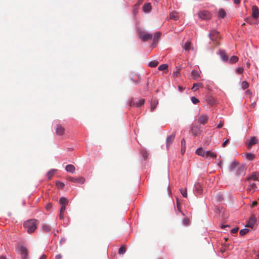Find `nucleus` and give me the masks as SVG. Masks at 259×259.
Here are the masks:
<instances>
[{
    "mask_svg": "<svg viewBox=\"0 0 259 259\" xmlns=\"http://www.w3.org/2000/svg\"><path fill=\"white\" fill-rule=\"evenodd\" d=\"M194 190L199 194H202L203 189L201 185L198 183H196L194 185Z\"/></svg>",
    "mask_w": 259,
    "mask_h": 259,
    "instance_id": "14",
    "label": "nucleus"
},
{
    "mask_svg": "<svg viewBox=\"0 0 259 259\" xmlns=\"http://www.w3.org/2000/svg\"><path fill=\"white\" fill-rule=\"evenodd\" d=\"M19 251L22 256V259H27L28 257V250L27 249L21 246L19 247Z\"/></svg>",
    "mask_w": 259,
    "mask_h": 259,
    "instance_id": "6",
    "label": "nucleus"
},
{
    "mask_svg": "<svg viewBox=\"0 0 259 259\" xmlns=\"http://www.w3.org/2000/svg\"><path fill=\"white\" fill-rule=\"evenodd\" d=\"M175 138V134H172V135L167 137L166 139V147L168 148L170 144L172 143Z\"/></svg>",
    "mask_w": 259,
    "mask_h": 259,
    "instance_id": "11",
    "label": "nucleus"
},
{
    "mask_svg": "<svg viewBox=\"0 0 259 259\" xmlns=\"http://www.w3.org/2000/svg\"><path fill=\"white\" fill-rule=\"evenodd\" d=\"M255 222H256V218H255V216L254 215H252L248 222L247 227H250V228H252Z\"/></svg>",
    "mask_w": 259,
    "mask_h": 259,
    "instance_id": "12",
    "label": "nucleus"
},
{
    "mask_svg": "<svg viewBox=\"0 0 259 259\" xmlns=\"http://www.w3.org/2000/svg\"><path fill=\"white\" fill-rule=\"evenodd\" d=\"M68 181L72 182L73 183H78L80 184H83L85 180L83 177L73 178L71 177H68L67 178Z\"/></svg>",
    "mask_w": 259,
    "mask_h": 259,
    "instance_id": "5",
    "label": "nucleus"
},
{
    "mask_svg": "<svg viewBox=\"0 0 259 259\" xmlns=\"http://www.w3.org/2000/svg\"><path fill=\"white\" fill-rule=\"evenodd\" d=\"M208 103L209 104L212 105L214 104V100L213 99H209Z\"/></svg>",
    "mask_w": 259,
    "mask_h": 259,
    "instance_id": "57",
    "label": "nucleus"
},
{
    "mask_svg": "<svg viewBox=\"0 0 259 259\" xmlns=\"http://www.w3.org/2000/svg\"><path fill=\"white\" fill-rule=\"evenodd\" d=\"M158 64V62L157 61H152L149 63V66L151 67H155Z\"/></svg>",
    "mask_w": 259,
    "mask_h": 259,
    "instance_id": "36",
    "label": "nucleus"
},
{
    "mask_svg": "<svg viewBox=\"0 0 259 259\" xmlns=\"http://www.w3.org/2000/svg\"><path fill=\"white\" fill-rule=\"evenodd\" d=\"M249 87L248 83L246 81H243L241 84V87L243 90L247 89Z\"/></svg>",
    "mask_w": 259,
    "mask_h": 259,
    "instance_id": "39",
    "label": "nucleus"
},
{
    "mask_svg": "<svg viewBox=\"0 0 259 259\" xmlns=\"http://www.w3.org/2000/svg\"><path fill=\"white\" fill-rule=\"evenodd\" d=\"M139 37L143 41H147L152 38L153 35L145 31H141L139 33Z\"/></svg>",
    "mask_w": 259,
    "mask_h": 259,
    "instance_id": "3",
    "label": "nucleus"
},
{
    "mask_svg": "<svg viewBox=\"0 0 259 259\" xmlns=\"http://www.w3.org/2000/svg\"><path fill=\"white\" fill-rule=\"evenodd\" d=\"M256 106V102H254L253 103H252L251 104V105L250 106L252 107V108H254Z\"/></svg>",
    "mask_w": 259,
    "mask_h": 259,
    "instance_id": "60",
    "label": "nucleus"
},
{
    "mask_svg": "<svg viewBox=\"0 0 259 259\" xmlns=\"http://www.w3.org/2000/svg\"><path fill=\"white\" fill-rule=\"evenodd\" d=\"M137 78H138V79H137V78H134L132 77V78H131V79H132L134 82H135L136 84H138V83H139V80H138V79H139V76H138V77H137Z\"/></svg>",
    "mask_w": 259,
    "mask_h": 259,
    "instance_id": "51",
    "label": "nucleus"
},
{
    "mask_svg": "<svg viewBox=\"0 0 259 259\" xmlns=\"http://www.w3.org/2000/svg\"><path fill=\"white\" fill-rule=\"evenodd\" d=\"M47 258V255L46 254H43L40 258V259H46Z\"/></svg>",
    "mask_w": 259,
    "mask_h": 259,
    "instance_id": "64",
    "label": "nucleus"
},
{
    "mask_svg": "<svg viewBox=\"0 0 259 259\" xmlns=\"http://www.w3.org/2000/svg\"><path fill=\"white\" fill-rule=\"evenodd\" d=\"M65 209H66V206L65 205H62V206L60 208V212H64Z\"/></svg>",
    "mask_w": 259,
    "mask_h": 259,
    "instance_id": "54",
    "label": "nucleus"
},
{
    "mask_svg": "<svg viewBox=\"0 0 259 259\" xmlns=\"http://www.w3.org/2000/svg\"><path fill=\"white\" fill-rule=\"evenodd\" d=\"M211 157V158H216L217 154L215 153L212 152L210 151H206V156L205 157Z\"/></svg>",
    "mask_w": 259,
    "mask_h": 259,
    "instance_id": "27",
    "label": "nucleus"
},
{
    "mask_svg": "<svg viewBox=\"0 0 259 259\" xmlns=\"http://www.w3.org/2000/svg\"><path fill=\"white\" fill-rule=\"evenodd\" d=\"M143 11L145 12H149L151 9V5L150 3L145 4L143 8Z\"/></svg>",
    "mask_w": 259,
    "mask_h": 259,
    "instance_id": "24",
    "label": "nucleus"
},
{
    "mask_svg": "<svg viewBox=\"0 0 259 259\" xmlns=\"http://www.w3.org/2000/svg\"><path fill=\"white\" fill-rule=\"evenodd\" d=\"M209 117L207 115H201L198 118V122L202 124H205L208 122Z\"/></svg>",
    "mask_w": 259,
    "mask_h": 259,
    "instance_id": "7",
    "label": "nucleus"
},
{
    "mask_svg": "<svg viewBox=\"0 0 259 259\" xmlns=\"http://www.w3.org/2000/svg\"><path fill=\"white\" fill-rule=\"evenodd\" d=\"M243 71V68L242 67H238L236 69V72L239 74H241Z\"/></svg>",
    "mask_w": 259,
    "mask_h": 259,
    "instance_id": "47",
    "label": "nucleus"
},
{
    "mask_svg": "<svg viewBox=\"0 0 259 259\" xmlns=\"http://www.w3.org/2000/svg\"><path fill=\"white\" fill-rule=\"evenodd\" d=\"M183 48L186 51H189L191 49L190 42L189 41L186 42Z\"/></svg>",
    "mask_w": 259,
    "mask_h": 259,
    "instance_id": "30",
    "label": "nucleus"
},
{
    "mask_svg": "<svg viewBox=\"0 0 259 259\" xmlns=\"http://www.w3.org/2000/svg\"><path fill=\"white\" fill-rule=\"evenodd\" d=\"M178 16L176 12H172L170 14V19L177 20L178 19Z\"/></svg>",
    "mask_w": 259,
    "mask_h": 259,
    "instance_id": "33",
    "label": "nucleus"
},
{
    "mask_svg": "<svg viewBox=\"0 0 259 259\" xmlns=\"http://www.w3.org/2000/svg\"><path fill=\"white\" fill-rule=\"evenodd\" d=\"M229 142V140L228 139H226L223 143L222 144V146L223 147H225L226 145L228 144V143Z\"/></svg>",
    "mask_w": 259,
    "mask_h": 259,
    "instance_id": "55",
    "label": "nucleus"
},
{
    "mask_svg": "<svg viewBox=\"0 0 259 259\" xmlns=\"http://www.w3.org/2000/svg\"><path fill=\"white\" fill-rule=\"evenodd\" d=\"M130 106H136V103L134 102L133 100H131L130 102Z\"/></svg>",
    "mask_w": 259,
    "mask_h": 259,
    "instance_id": "50",
    "label": "nucleus"
},
{
    "mask_svg": "<svg viewBox=\"0 0 259 259\" xmlns=\"http://www.w3.org/2000/svg\"><path fill=\"white\" fill-rule=\"evenodd\" d=\"M236 172L237 176L241 175L244 174L245 166L244 165H240L238 167Z\"/></svg>",
    "mask_w": 259,
    "mask_h": 259,
    "instance_id": "15",
    "label": "nucleus"
},
{
    "mask_svg": "<svg viewBox=\"0 0 259 259\" xmlns=\"http://www.w3.org/2000/svg\"><path fill=\"white\" fill-rule=\"evenodd\" d=\"M145 103V100L144 99H141L138 102L136 103L137 107H141Z\"/></svg>",
    "mask_w": 259,
    "mask_h": 259,
    "instance_id": "37",
    "label": "nucleus"
},
{
    "mask_svg": "<svg viewBox=\"0 0 259 259\" xmlns=\"http://www.w3.org/2000/svg\"><path fill=\"white\" fill-rule=\"evenodd\" d=\"M224 125V122L222 121H220L219 124L217 125V128H220L223 127Z\"/></svg>",
    "mask_w": 259,
    "mask_h": 259,
    "instance_id": "52",
    "label": "nucleus"
},
{
    "mask_svg": "<svg viewBox=\"0 0 259 259\" xmlns=\"http://www.w3.org/2000/svg\"><path fill=\"white\" fill-rule=\"evenodd\" d=\"M191 101L194 104H196L199 102V100L195 97H191Z\"/></svg>",
    "mask_w": 259,
    "mask_h": 259,
    "instance_id": "46",
    "label": "nucleus"
},
{
    "mask_svg": "<svg viewBox=\"0 0 259 259\" xmlns=\"http://www.w3.org/2000/svg\"><path fill=\"white\" fill-rule=\"evenodd\" d=\"M177 208H178V210H179V211H181V210H180V203L179 202L178 200H177Z\"/></svg>",
    "mask_w": 259,
    "mask_h": 259,
    "instance_id": "62",
    "label": "nucleus"
},
{
    "mask_svg": "<svg viewBox=\"0 0 259 259\" xmlns=\"http://www.w3.org/2000/svg\"><path fill=\"white\" fill-rule=\"evenodd\" d=\"M234 3L235 4H239L240 3V0H234Z\"/></svg>",
    "mask_w": 259,
    "mask_h": 259,
    "instance_id": "63",
    "label": "nucleus"
},
{
    "mask_svg": "<svg viewBox=\"0 0 259 259\" xmlns=\"http://www.w3.org/2000/svg\"><path fill=\"white\" fill-rule=\"evenodd\" d=\"M238 57L236 56H233L231 57V58L230 59V62L231 63H236L238 61Z\"/></svg>",
    "mask_w": 259,
    "mask_h": 259,
    "instance_id": "32",
    "label": "nucleus"
},
{
    "mask_svg": "<svg viewBox=\"0 0 259 259\" xmlns=\"http://www.w3.org/2000/svg\"><path fill=\"white\" fill-rule=\"evenodd\" d=\"M249 232L248 229H243L240 230L239 234L241 236H244Z\"/></svg>",
    "mask_w": 259,
    "mask_h": 259,
    "instance_id": "38",
    "label": "nucleus"
},
{
    "mask_svg": "<svg viewBox=\"0 0 259 259\" xmlns=\"http://www.w3.org/2000/svg\"><path fill=\"white\" fill-rule=\"evenodd\" d=\"M62 255L61 254H58L55 256V259H62Z\"/></svg>",
    "mask_w": 259,
    "mask_h": 259,
    "instance_id": "56",
    "label": "nucleus"
},
{
    "mask_svg": "<svg viewBox=\"0 0 259 259\" xmlns=\"http://www.w3.org/2000/svg\"><path fill=\"white\" fill-rule=\"evenodd\" d=\"M56 186L59 187V188H61V189H63L64 187V183L61 182H59V181H57L56 182Z\"/></svg>",
    "mask_w": 259,
    "mask_h": 259,
    "instance_id": "42",
    "label": "nucleus"
},
{
    "mask_svg": "<svg viewBox=\"0 0 259 259\" xmlns=\"http://www.w3.org/2000/svg\"><path fill=\"white\" fill-rule=\"evenodd\" d=\"M180 191H181V194L183 195V196L184 197L186 198L187 197L186 189H181L180 190Z\"/></svg>",
    "mask_w": 259,
    "mask_h": 259,
    "instance_id": "43",
    "label": "nucleus"
},
{
    "mask_svg": "<svg viewBox=\"0 0 259 259\" xmlns=\"http://www.w3.org/2000/svg\"><path fill=\"white\" fill-rule=\"evenodd\" d=\"M258 173L257 172H253L250 176L247 178V181H249L250 180L253 181H257L258 180Z\"/></svg>",
    "mask_w": 259,
    "mask_h": 259,
    "instance_id": "17",
    "label": "nucleus"
},
{
    "mask_svg": "<svg viewBox=\"0 0 259 259\" xmlns=\"http://www.w3.org/2000/svg\"><path fill=\"white\" fill-rule=\"evenodd\" d=\"M148 153L146 152H143V156L145 159H146L148 157Z\"/></svg>",
    "mask_w": 259,
    "mask_h": 259,
    "instance_id": "59",
    "label": "nucleus"
},
{
    "mask_svg": "<svg viewBox=\"0 0 259 259\" xmlns=\"http://www.w3.org/2000/svg\"><path fill=\"white\" fill-rule=\"evenodd\" d=\"M209 37L213 42V46L216 47L219 45V39L220 35L219 32L215 30H212L209 33Z\"/></svg>",
    "mask_w": 259,
    "mask_h": 259,
    "instance_id": "2",
    "label": "nucleus"
},
{
    "mask_svg": "<svg viewBox=\"0 0 259 259\" xmlns=\"http://www.w3.org/2000/svg\"><path fill=\"white\" fill-rule=\"evenodd\" d=\"M191 131L195 136H198L201 134L200 127L198 125H193Z\"/></svg>",
    "mask_w": 259,
    "mask_h": 259,
    "instance_id": "9",
    "label": "nucleus"
},
{
    "mask_svg": "<svg viewBox=\"0 0 259 259\" xmlns=\"http://www.w3.org/2000/svg\"><path fill=\"white\" fill-rule=\"evenodd\" d=\"M190 221L188 218H185L183 220V224L185 226H188L190 224Z\"/></svg>",
    "mask_w": 259,
    "mask_h": 259,
    "instance_id": "44",
    "label": "nucleus"
},
{
    "mask_svg": "<svg viewBox=\"0 0 259 259\" xmlns=\"http://www.w3.org/2000/svg\"><path fill=\"white\" fill-rule=\"evenodd\" d=\"M254 155L251 153H247L246 154V158L249 160H252L254 158Z\"/></svg>",
    "mask_w": 259,
    "mask_h": 259,
    "instance_id": "45",
    "label": "nucleus"
},
{
    "mask_svg": "<svg viewBox=\"0 0 259 259\" xmlns=\"http://www.w3.org/2000/svg\"><path fill=\"white\" fill-rule=\"evenodd\" d=\"M198 16L202 20H208L211 18V14L207 11H202L198 13Z\"/></svg>",
    "mask_w": 259,
    "mask_h": 259,
    "instance_id": "4",
    "label": "nucleus"
},
{
    "mask_svg": "<svg viewBox=\"0 0 259 259\" xmlns=\"http://www.w3.org/2000/svg\"><path fill=\"white\" fill-rule=\"evenodd\" d=\"M158 104V101L156 99H154L151 100V108L150 110L151 112H153L155 108H156L157 105Z\"/></svg>",
    "mask_w": 259,
    "mask_h": 259,
    "instance_id": "13",
    "label": "nucleus"
},
{
    "mask_svg": "<svg viewBox=\"0 0 259 259\" xmlns=\"http://www.w3.org/2000/svg\"><path fill=\"white\" fill-rule=\"evenodd\" d=\"M196 154L199 156L205 157L206 151H205L202 148H199L196 150Z\"/></svg>",
    "mask_w": 259,
    "mask_h": 259,
    "instance_id": "20",
    "label": "nucleus"
},
{
    "mask_svg": "<svg viewBox=\"0 0 259 259\" xmlns=\"http://www.w3.org/2000/svg\"><path fill=\"white\" fill-rule=\"evenodd\" d=\"M167 68H168V65L167 64H163L160 65L158 67V69L160 71H163V70H165L167 69Z\"/></svg>",
    "mask_w": 259,
    "mask_h": 259,
    "instance_id": "34",
    "label": "nucleus"
},
{
    "mask_svg": "<svg viewBox=\"0 0 259 259\" xmlns=\"http://www.w3.org/2000/svg\"><path fill=\"white\" fill-rule=\"evenodd\" d=\"M52 207V205L51 203H49L46 206V209L48 210H49Z\"/></svg>",
    "mask_w": 259,
    "mask_h": 259,
    "instance_id": "53",
    "label": "nucleus"
},
{
    "mask_svg": "<svg viewBox=\"0 0 259 259\" xmlns=\"http://www.w3.org/2000/svg\"><path fill=\"white\" fill-rule=\"evenodd\" d=\"M199 85H201V88L203 87V85L201 83H194L193 85V87L192 88V90H193L194 91H196L197 89L196 88L198 87Z\"/></svg>",
    "mask_w": 259,
    "mask_h": 259,
    "instance_id": "40",
    "label": "nucleus"
},
{
    "mask_svg": "<svg viewBox=\"0 0 259 259\" xmlns=\"http://www.w3.org/2000/svg\"><path fill=\"white\" fill-rule=\"evenodd\" d=\"M59 218L61 220H62L64 218V212H60L59 214Z\"/></svg>",
    "mask_w": 259,
    "mask_h": 259,
    "instance_id": "58",
    "label": "nucleus"
},
{
    "mask_svg": "<svg viewBox=\"0 0 259 259\" xmlns=\"http://www.w3.org/2000/svg\"><path fill=\"white\" fill-rule=\"evenodd\" d=\"M192 77L194 79L196 80L200 77V74L198 71L193 69L191 72Z\"/></svg>",
    "mask_w": 259,
    "mask_h": 259,
    "instance_id": "19",
    "label": "nucleus"
},
{
    "mask_svg": "<svg viewBox=\"0 0 259 259\" xmlns=\"http://www.w3.org/2000/svg\"><path fill=\"white\" fill-rule=\"evenodd\" d=\"M257 143V139L255 137H252L251 138L249 143L248 144V148L250 149L252 145Z\"/></svg>",
    "mask_w": 259,
    "mask_h": 259,
    "instance_id": "18",
    "label": "nucleus"
},
{
    "mask_svg": "<svg viewBox=\"0 0 259 259\" xmlns=\"http://www.w3.org/2000/svg\"><path fill=\"white\" fill-rule=\"evenodd\" d=\"M56 171V169H52L48 172L47 176L48 177V180H50L52 179V177L54 176Z\"/></svg>",
    "mask_w": 259,
    "mask_h": 259,
    "instance_id": "25",
    "label": "nucleus"
},
{
    "mask_svg": "<svg viewBox=\"0 0 259 259\" xmlns=\"http://www.w3.org/2000/svg\"><path fill=\"white\" fill-rule=\"evenodd\" d=\"M257 201H253L252 203L251 206L254 207V206H256L257 205Z\"/></svg>",
    "mask_w": 259,
    "mask_h": 259,
    "instance_id": "61",
    "label": "nucleus"
},
{
    "mask_svg": "<svg viewBox=\"0 0 259 259\" xmlns=\"http://www.w3.org/2000/svg\"><path fill=\"white\" fill-rule=\"evenodd\" d=\"M41 228L42 230L47 233L50 232L51 230L50 226L46 224H42Z\"/></svg>",
    "mask_w": 259,
    "mask_h": 259,
    "instance_id": "26",
    "label": "nucleus"
},
{
    "mask_svg": "<svg viewBox=\"0 0 259 259\" xmlns=\"http://www.w3.org/2000/svg\"><path fill=\"white\" fill-rule=\"evenodd\" d=\"M245 20L247 23L250 24H256V23L254 21H253L251 18H247L245 19Z\"/></svg>",
    "mask_w": 259,
    "mask_h": 259,
    "instance_id": "41",
    "label": "nucleus"
},
{
    "mask_svg": "<svg viewBox=\"0 0 259 259\" xmlns=\"http://www.w3.org/2000/svg\"><path fill=\"white\" fill-rule=\"evenodd\" d=\"M125 251H126L125 246H122L119 248V249L118 250V253L119 254H123L125 252Z\"/></svg>",
    "mask_w": 259,
    "mask_h": 259,
    "instance_id": "35",
    "label": "nucleus"
},
{
    "mask_svg": "<svg viewBox=\"0 0 259 259\" xmlns=\"http://www.w3.org/2000/svg\"><path fill=\"white\" fill-rule=\"evenodd\" d=\"M220 54H221L222 59L223 61H228V60L229 57L226 55V54L225 53V52L224 51H220Z\"/></svg>",
    "mask_w": 259,
    "mask_h": 259,
    "instance_id": "28",
    "label": "nucleus"
},
{
    "mask_svg": "<svg viewBox=\"0 0 259 259\" xmlns=\"http://www.w3.org/2000/svg\"><path fill=\"white\" fill-rule=\"evenodd\" d=\"M65 169L68 172L73 173L75 171V168L74 165L72 164H68L66 166Z\"/></svg>",
    "mask_w": 259,
    "mask_h": 259,
    "instance_id": "22",
    "label": "nucleus"
},
{
    "mask_svg": "<svg viewBox=\"0 0 259 259\" xmlns=\"http://www.w3.org/2000/svg\"><path fill=\"white\" fill-rule=\"evenodd\" d=\"M36 220L35 219L30 220L25 222L24 224V227L27 230L29 233L33 232L36 229Z\"/></svg>",
    "mask_w": 259,
    "mask_h": 259,
    "instance_id": "1",
    "label": "nucleus"
},
{
    "mask_svg": "<svg viewBox=\"0 0 259 259\" xmlns=\"http://www.w3.org/2000/svg\"><path fill=\"white\" fill-rule=\"evenodd\" d=\"M226 16V13L223 9H220L218 11V17L219 19L224 18Z\"/></svg>",
    "mask_w": 259,
    "mask_h": 259,
    "instance_id": "21",
    "label": "nucleus"
},
{
    "mask_svg": "<svg viewBox=\"0 0 259 259\" xmlns=\"http://www.w3.org/2000/svg\"><path fill=\"white\" fill-rule=\"evenodd\" d=\"M65 132L64 128L61 124H57L56 128V134L59 136H62Z\"/></svg>",
    "mask_w": 259,
    "mask_h": 259,
    "instance_id": "10",
    "label": "nucleus"
},
{
    "mask_svg": "<svg viewBox=\"0 0 259 259\" xmlns=\"http://www.w3.org/2000/svg\"><path fill=\"white\" fill-rule=\"evenodd\" d=\"M239 166V164L236 161H234L230 165V170L234 171L236 170L238 167Z\"/></svg>",
    "mask_w": 259,
    "mask_h": 259,
    "instance_id": "16",
    "label": "nucleus"
},
{
    "mask_svg": "<svg viewBox=\"0 0 259 259\" xmlns=\"http://www.w3.org/2000/svg\"><path fill=\"white\" fill-rule=\"evenodd\" d=\"M161 35V33L159 32H157L155 33L154 37H153V45H155L157 42L159 38H160Z\"/></svg>",
    "mask_w": 259,
    "mask_h": 259,
    "instance_id": "23",
    "label": "nucleus"
},
{
    "mask_svg": "<svg viewBox=\"0 0 259 259\" xmlns=\"http://www.w3.org/2000/svg\"><path fill=\"white\" fill-rule=\"evenodd\" d=\"M256 188V184L254 183H251L247 188V191L248 192H250L252 189H255Z\"/></svg>",
    "mask_w": 259,
    "mask_h": 259,
    "instance_id": "31",
    "label": "nucleus"
},
{
    "mask_svg": "<svg viewBox=\"0 0 259 259\" xmlns=\"http://www.w3.org/2000/svg\"><path fill=\"white\" fill-rule=\"evenodd\" d=\"M238 228H233L231 230V232L232 233H236L238 232Z\"/></svg>",
    "mask_w": 259,
    "mask_h": 259,
    "instance_id": "49",
    "label": "nucleus"
},
{
    "mask_svg": "<svg viewBox=\"0 0 259 259\" xmlns=\"http://www.w3.org/2000/svg\"><path fill=\"white\" fill-rule=\"evenodd\" d=\"M251 16L254 19H257L259 17V9L256 6H253L252 8Z\"/></svg>",
    "mask_w": 259,
    "mask_h": 259,
    "instance_id": "8",
    "label": "nucleus"
},
{
    "mask_svg": "<svg viewBox=\"0 0 259 259\" xmlns=\"http://www.w3.org/2000/svg\"><path fill=\"white\" fill-rule=\"evenodd\" d=\"M181 146L182 147L186 148V141L184 139H182V140H181Z\"/></svg>",
    "mask_w": 259,
    "mask_h": 259,
    "instance_id": "48",
    "label": "nucleus"
},
{
    "mask_svg": "<svg viewBox=\"0 0 259 259\" xmlns=\"http://www.w3.org/2000/svg\"><path fill=\"white\" fill-rule=\"evenodd\" d=\"M59 202L62 205L65 206L68 203V201L65 197H61L60 199Z\"/></svg>",
    "mask_w": 259,
    "mask_h": 259,
    "instance_id": "29",
    "label": "nucleus"
}]
</instances>
